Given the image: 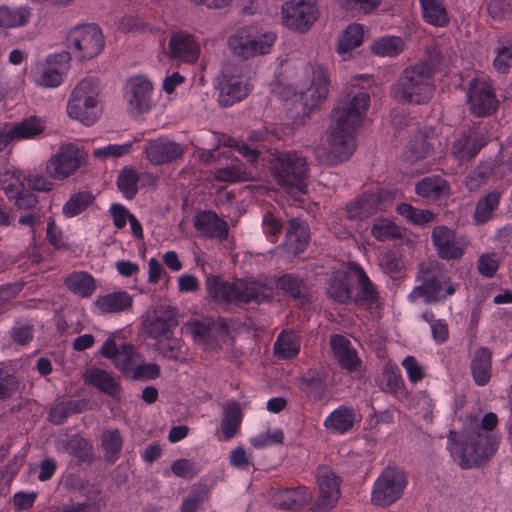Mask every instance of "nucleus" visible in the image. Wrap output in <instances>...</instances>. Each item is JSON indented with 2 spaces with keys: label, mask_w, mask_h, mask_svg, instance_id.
I'll list each match as a JSON object with an SVG mask.
<instances>
[{
  "label": "nucleus",
  "mask_w": 512,
  "mask_h": 512,
  "mask_svg": "<svg viewBox=\"0 0 512 512\" xmlns=\"http://www.w3.org/2000/svg\"><path fill=\"white\" fill-rule=\"evenodd\" d=\"M370 105V95L359 90L339 100L335 106L328 136L326 161L335 166L348 160L355 151V131Z\"/></svg>",
  "instance_id": "f257e3e1"
},
{
  "label": "nucleus",
  "mask_w": 512,
  "mask_h": 512,
  "mask_svg": "<svg viewBox=\"0 0 512 512\" xmlns=\"http://www.w3.org/2000/svg\"><path fill=\"white\" fill-rule=\"evenodd\" d=\"M498 424L495 413H486L481 420L476 416L467 418L462 431L451 433L448 449L454 461L462 469H469L489 460L497 451L499 438L493 430Z\"/></svg>",
  "instance_id": "f03ea898"
},
{
  "label": "nucleus",
  "mask_w": 512,
  "mask_h": 512,
  "mask_svg": "<svg viewBox=\"0 0 512 512\" xmlns=\"http://www.w3.org/2000/svg\"><path fill=\"white\" fill-rule=\"evenodd\" d=\"M434 69L427 62L406 67L390 88L391 97L400 104L423 105L435 91Z\"/></svg>",
  "instance_id": "7ed1b4c3"
},
{
  "label": "nucleus",
  "mask_w": 512,
  "mask_h": 512,
  "mask_svg": "<svg viewBox=\"0 0 512 512\" xmlns=\"http://www.w3.org/2000/svg\"><path fill=\"white\" fill-rule=\"evenodd\" d=\"M205 285L208 295L222 306L259 302L266 297L265 286L253 280L235 279L229 282L219 276L209 275Z\"/></svg>",
  "instance_id": "20e7f679"
},
{
  "label": "nucleus",
  "mask_w": 512,
  "mask_h": 512,
  "mask_svg": "<svg viewBox=\"0 0 512 512\" xmlns=\"http://www.w3.org/2000/svg\"><path fill=\"white\" fill-rule=\"evenodd\" d=\"M99 87L92 77L79 81L71 92L67 103V113L75 120L89 126L96 122L99 116Z\"/></svg>",
  "instance_id": "39448f33"
},
{
  "label": "nucleus",
  "mask_w": 512,
  "mask_h": 512,
  "mask_svg": "<svg viewBox=\"0 0 512 512\" xmlns=\"http://www.w3.org/2000/svg\"><path fill=\"white\" fill-rule=\"evenodd\" d=\"M276 182L288 191L305 193L307 189L308 165L304 157L296 152H279L271 162Z\"/></svg>",
  "instance_id": "423d86ee"
},
{
  "label": "nucleus",
  "mask_w": 512,
  "mask_h": 512,
  "mask_svg": "<svg viewBox=\"0 0 512 512\" xmlns=\"http://www.w3.org/2000/svg\"><path fill=\"white\" fill-rule=\"evenodd\" d=\"M277 35L255 27H243L236 31L228 40L232 52L242 58L250 59L270 53Z\"/></svg>",
  "instance_id": "0eeeda50"
},
{
  "label": "nucleus",
  "mask_w": 512,
  "mask_h": 512,
  "mask_svg": "<svg viewBox=\"0 0 512 512\" xmlns=\"http://www.w3.org/2000/svg\"><path fill=\"white\" fill-rule=\"evenodd\" d=\"M104 46L102 30L95 24L78 25L72 28L66 36V48L80 61L97 57L103 51Z\"/></svg>",
  "instance_id": "6e6552de"
},
{
  "label": "nucleus",
  "mask_w": 512,
  "mask_h": 512,
  "mask_svg": "<svg viewBox=\"0 0 512 512\" xmlns=\"http://www.w3.org/2000/svg\"><path fill=\"white\" fill-rule=\"evenodd\" d=\"M418 280L421 284L416 286L410 294L412 300L424 298L425 303H436L455 293V287L448 285L445 294L440 295L442 284H446L447 277L437 262L421 263L418 270Z\"/></svg>",
  "instance_id": "1a4fd4ad"
},
{
  "label": "nucleus",
  "mask_w": 512,
  "mask_h": 512,
  "mask_svg": "<svg viewBox=\"0 0 512 512\" xmlns=\"http://www.w3.org/2000/svg\"><path fill=\"white\" fill-rule=\"evenodd\" d=\"M407 485L405 473L395 467L385 468L376 479L372 493V504L387 507L398 501Z\"/></svg>",
  "instance_id": "9d476101"
},
{
  "label": "nucleus",
  "mask_w": 512,
  "mask_h": 512,
  "mask_svg": "<svg viewBox=\"0 0 512 512\" xmlns=\"http://www.w3.org/2000/svg\"><path fill=\"white\" fill-rule=\"evenodd\" d=\"M87 164V154L74 144L62 145L45 166L46 174L54 180H65Z\"/></svg>",
  "instance_id": "9b49d317"
},
{
  "label": "nucleus",
  "mask_w": 512,
  "mask_h": 512,
  "mask_svg": "<svg viewBox=\"0 0 512 512\" xmlns=\"http://www.w3.org/2000/svg\"><path fill=\"white\" fill-rule=\"evenodd\" d=\"M431 242L438 257L443 260L462 258L469 245L466 235L446 225H438L432 229Z\"/></svg>",
  "instance_id": "f8f14e48"
},
{
  "label": "nucleus",
  "mask_w": 512,
  "mask_h": 512,
  "mask_svg": "<svg viewBox=\"0 0 512 512\" xmlns=\"http://www.w3.org/2000/svg\"><path fill=\"white\" fill-rule=\"evenodd\" d=\"M282 24L289 29L305 32L317 19V8L314 0H289L283 3Z\"/></svg>",
  "instance_id": "ddd939ff"
},
{
  "label": "nucleus",
  "mask_w": 512,
  "mask_h": 512,
  "mask_svg": "<svg viewBox=\"0 0 512 512\" xmlns=\"http://www.w3.org/2000/svg\"><path fill=\"white\" fill-rule=\"evenodd\" d=\"M468 103L472 114L477 117L489 116L499 107L491 82L484 78L475 79L470 83Z\"/></svg>",
  "instance_id": "4468645a"
},
{
  "label": "nucleus",
  "mask_w": 512,
  "mask_h": 512,
  "mask_svg": "<svg viewBox=\"0 0 512 512\" xmlns=\"http://www.w3.org/2000/svg\"><path fill=\"white\" fill-rule=\"evenodd\" d=\"M45 128L44 122L35 116L17 123H5L0 126V152L15 142L38 137L44 133Z\"/></svg>",
  "instance_id": "2eb2a0df"
},
{
  "label": "nucleus",
  "mask_w": 512,
  "mask_h": 512,
  "mask_svg": "<svg viewBox=\"0 0 512 512\" xmlns=\"http://www.w3.org/2000/svg\"><path fill=\"white\" fill-rule=\"evenodd\" d=\"M200 53V43L192 33L178 30L171 34L168 41V56L171 60L194 64L199 59Z\"/></svg>",
  "instance_id": "dca6fc26"
},
{
  "label": "nucleus",
  "mask_w": 512,
  "mask_h": 512,
  "mask_svg": "<svg viewBox=\"0 0 512 512\" xmlns=\"http://www.w3.org/2000/svg\"><path fill=\"white\" fill-rule=\"evenodd\" d=\"M153 85L144 76L131 77L126 84L125 96L128 111L132 115H140L152 108Z\"/></svg>",
  "instance_id": "f3484780"
},
{
  "label": "nucleus",
  "mask_w": 512,
  "mask_h": 512,
  "mask_svg": "<svg viewBox=\"0 0 512 512\" xmlns=\"http://www.w3.org/2000/svg\"><path fill=\"white\" fill-rule=\"evenodd\" d=\"M101 354L105 358L112 359L115 367L127 377L141 357L132 344L124 343L117 346L112 339H108L104 343Z\"/></svg>",
  "instance_id": "a211bd4d"
},
{
  "label": "nucleus",
  "mask_w": 512,
  "mask_h": 512,
  "mask_svg": "<svg viewBox=\"0 0 512 512\" xmlns=\"http://www.w3.org/2000/svg\"><path fill=\"white\" fill-rule=\"evenodd\" d=\"M146 158L153 165L171 163L183 156L185 149L181 144L166 137L149 140L144 148Z\"/></svg>",
  "instance_id": "6ab92c4d"
},
{
  "label": "nucleus",
  "mask_w": 512,
  "mask_h": 512,
  "mask_svg": "<svg viewBox=\"0 0 512 512\" xmlns=\"http://www.w3.org/2000/svg\"><path fill=\"white\" fill-rule=\"evenodd\" d=\"M383 209L379 190L367 191L346 206L347 217L351 220H365Z\"/></svg>",
  "instance_id": "aec40b11"
},
{
  "label": "nucleus",
  "mask_w": 512,
  "mask_h": 512,
  "mask_svg": "<svg viewBox=\"0 0 512 512\" xmlns=\"http://www.w3.org/2000/svg\"><path fill=\"white\" fill-rule=\"evenodd\" d=\"M309 69L312 74L311 84L307 90L302 93L301 99L303 105L311 110L327 98L329 93V79L323 67L311 66Z\"/></svg>",
  "instance_id": "412c9836"
},
{
  "label": "nucleus",
  "mask_w": 512,
  "mask_h": 512,
  "mask_svg": "<svg viewBox=\"0 0 512 512\" xmlns=\"http://www.w3.org/2000/svg\"><path fill=\"white\" fill-rule=\"evenodd\" d=\"M361 421V415L351 406L341 405L324 420V427L334 434L343 435L351 431Z\"/></svg>",
  "instance_id": "4be33fe9"
},
{
  "label": "nucleus",
  "mask_w": 512,
  "mask_h": 512,
  "mask_svg": "<svg viewBox=\"0 0 512 512\" xmlns=\"http://www.w3.org/2000/svg\"><path fill=\"white\" fill-rule=\"evenodd\" d=\"M316 480L321 503L323 505L336 503L340 496V477L336 475L331 467L320 465L317 468Z\"/></svg>",
  "instance_id": "5701e85b"
},
{
  "label": "nucleus",
  "mask_w": 512,
  "mask_h": 512,
  "mask_svg": "<svg viewBox=\"0 0 512 512\" xmlns=\"http://www.w3.org/2000/svg\"><path fill=\"white\" fill-rule=\"evenodd\" d=\"M178 325L176 312L172 309H165L154 318L143 322V331L147 337L157 339L172 334Z\"/></svg>",
  "instance_id": "b1692460"
},
{
  "label": "nucleus",
  "mask_w": 512,
  "mask_h": 512,
  "mask_svg": "<svg viewBox=\"0 0 512 512\" xmlns=\"http://www.w3.org/2000/svg\"><path fill=\"white\" fill-rule=\"evenodd\" d=\"M197 231L208 238H215L224 241L228 237V224L212 211L199 213L194 221Z\"/></svg>",
  "instance_id": "393cba45"
},
{
  "label": "nucleus",
  "mask_w": 512,
  "mask_h": 512,
  "mask_svg": "<svg viewBox=\"0 0 512 512\" xmlns=\"http://www.w3.org/2000/svg\"><path fill=\"white\" fill-rule=\"evenodd\" d=\"M331 349L339 365L349 372L359 369L361 360L351 342L342 335H334L330 340Z\"/></svg>",
  "instance_id": "a878e982"
},
{
  "label": "nucleus",
  "mask_w": 512,
  "mask_h": 512,
  "mask_svg": "<svg viewBox=\"0 0 512 512\" xmlns=\"http://www.w3.org/2000/svg\"><path fill=\"white\" fill-rule=\"evenodd\" d=\"M417 195L428 200H441L451 194L450 184L439 175L424 177L415 186Z\"/></svg>",
  "instance_id": "bb28decb"
},
{
  "label": "nucleus",
  "mask_w": 512,
  "mask_h": 512,
  "mask_svg": "<svg viewBox=\"0 0 512 512\" xmlns=\"http://www.w3.org/2000/svg\"><path fill=\"white\" fill-rule=\"evenodd\" d=\"M84 380L86 383L95 386L101 392L109 395L112 398H120L121 385L114 378L112 373L93 367L88 369L84 374Z\"/></svg>",
  "instance_id": "cd10ccee"
},
{
  "label": "nucleus",
  "mask_w": 512,
  "mask_h": 512,
  "mask_svg": "<svg viewBox=\"0 0 512 512\" xmlns=\"http://www.w3.org/2000/svg\"><path fill=\"white\" fill-rule=\"evenodd\" d=\"M487 144L482 135L471 133L461 135L452 146L453 156L460 162L469 161Z\"/></svg>",
  "instance_id": "c85d7f7f"
},
{
  "label": "nucleus",
  "mask_w": 512,
  "mask_h": 512,
  "mask_svg": "<svg viewBox=\"0 0 512 512\" xmlns=\"http://www.w3.org/2000/svg\"><path fill=\"white\" fill-rule=\"evenodd\" d=\"M312 495L305 486L283 489L276 493L275 505L284 510H299L307 505Z\"/></svg>",
  "instance_id": "c756f323"
},
{
  "label": "nucleus",
  "mask_w": 512,
  "mask_h": 512,
  "mask_svg": "<svg viewBox=\"0 0 512 512\" xmlns=\"http://www.w3.org/2000/svg\"><path fill=\"white\" fill-rule=\"evenodd\" d=\"M133 297L126 291H115L100 295L95 300L96 308L102 313H120L129 310Z\"/></svg>",
  "instance_id": "7c9ffc66"
},
{
  "label": "nucleus",
  "mask_w": 512,
  "mask_h": 512,
  "mask_svg": "<svg viewBox=\"0 0 512 512\" xmlns=\"http://www.w3.org/2000/svg\"><path fill=\"white\" fill-rule=\"evenodd\" d=\"M471 373L478 386L486 385L491 379L492 353L488 348L480 347L471 360Z\"/></svg>",
  "instance_id": "2f4dec72"
},
{
  "label": "nucleus",
  "mask_w": 512,
  "mask_h": 512,
  "mask_svg": "<svg viewBox=\"0 0 512 512\" xmlns=\"http://www.w3.org/2000/svg\"><path fill=\"white\" fill-rule=\"evenodd\" d=\"M310 240L309 227L304 222L292 218L289 221L287 230V246L293 252L298 255L302 253Z\"/></svg>",
  "instance_id": "473e14b6"
},
{
  "label": "nucleus",
  "mask_w": 512,
  "mask_h": 512,
  "mask_svg": "<svg viewBox=\"0 0 512 512\" xmlns=\"http://www.w3.org/2000/svg\"><path fill=\"white\" fill-rule=\"evenodd\" d=\"M32 17L28 6H0V28L13 29L26 26Z\"/></svg>",
  "instance_id": "72a5a7b5"
},
{
  "label": "nucleus",
  "mask_w": 512,
  "mask_h": 512,
  "mask_svg": "<svg viewBox=\"0 0 512 512\" xmlns=\"http://www.w3.org/2000/svg\"><path fill=\"white\" fill-rule=\"evenodd\" d=\"M214 179L219 182L235 183L252 180L253 176L239 159H232L226 166L215 170Z\"/></svg>",
  "instance_id": "f704fd0d"
},
{
  "label": "nucleus",
  "mask_w": 512,
  "mask_h": 512,
  "mask_svg": "<svg viewBox=\"0 0 512 512\" xmlns=\"http://www.w3.org/2000/svg\"><path fill=\"white\" fill-rule=\"evenodd\" d=\"M248 92L249 85L241 77L232 76L222 83L219 101L225 106H230L244 99Z\"/></svg>",
  "instance_id": "c9c22d12"
},
{
  "label": "nucleus",
  "mask_w": 512,
  "mask_h": 512,
  "mask_svg": "<svg viewBox=\"0 0 512 512\" xmlns=\"http://www.w3.org/2000/svg\"><path fill=\"white\" fill-rule=\"evenodd\" d=\"M64 284L69 291L83 298L90 297L96 290L95 279L84 271L71 273L65 278Z\"/></svg>",
  "instance_id": "e433bc0d"
},
{
  "label": "nucleus",
  "mask_w": 512,
  "mask_h": 512,
  "mask_svg": "<svg viewBox=\"0 0 512 512\" xmlns=\"http://www.w3.org/2000/svg\"><path fill=\"white\" fill-rule=\"evenodd\" d=\"M419 2L426 23L437 27L448 25L450 18L442 0H419Z\"/></svg>",
  "instance_id": "4c0bfd02"
},
{
  "label": "nucleus",
  "mask_w": 512,
  "mask_h": 512,
  "mask_svg": "<svg viewBox=\"0 0 512 512\" xmlns=\"http://www.w3.org/2000/svg\"><path fill=\"white\" fill-rule=\"evenodd\" d=\"M242 422V411L240 404L231 401L223 409L222 432L225 440L232 439L238 433Z\"/></svg>",
  "instance_id": "58836bf2"
},
{
  "label": "nucleus",
  "mask_w": 512,
  "mask_h": 512,
  "mask_svg": "<svg viewBox=\"0 0 512 512\" xmlns=\"http://www.w3.org/2000/svg\"><path fill=\"white\" fill-rule=\"evenodd\" d=\"M406 47V42L399 36H383L373 42L371 51L379 57H397Z\"/></svg>",
  "instance_id": "ea45409f"
},
{
  "label": "nucleus",
  "mask_w": 512,
  "mask_h": 512,
  "mask_svg": "<svg viewBox=\"0 0 512 512\" xmlns=\"http://www.w3.org/2000/svg\"><path fill=\"white\" fill-rule=\"evenodd\" d=\"M363 37V25L357 23L348 25L339 36L337 52L341 55L348 54L362 44Z\"/></svg>",
  "instance_id": "a19ab883"
},
{
  "label": "nucleus",
  "mask_w": 512,
  "mask_h": 512,
  "mask_svg": "<svg viewBox=\"0 0 512 512\" xmlns=\"http://www.w3.org/2000/svg\"><path fill=\"white\" fill-rule=\"evenodd\" d=\"M432 148L433 146L428 136L418 131L409 140L404 155L409 162L414 163L426 158L432 151Z\"/></svg>",
  "instance_id": "79ce46f5"
},
{
  "label": "nucleus",
  "mask_w": 512,
  "mask_h": 512,
  "mask_svg": "<svg viewBox=\"0 0 512 512\" xmlns=\"http://www.w3.org/2000/svg\"><path fill=\"white\" fill-rule=\"evenodd\" d=\"M275 285L295 300L304 301L307 298L306 283L297 275L284 274L276 280Z\"/></svg>",
  "instance_id": "37998d69"
},
{
  "label": "nucleus",
  "mask_w": 512,
  "mask_h": 512,
  "mask_svg": "<svg viewBox=\"0 0 512 512\" xmlns=\"http://www.w3.org/2000/svg\"><path fill=\"white\" fill-rule=\"evenodd\" d=\"M300 351V338L294 332L283 331L274 343V353L279 359H293Z\"/></svg>",
  "instance_id": "c03bdc74"
},
{
  "label": "nucleus",
  "mask_w": 512,
  "mask_h": 512,
  "mask_svg": "<svg viewBox=\"0 0 512 512\" xmlns=\"http://www.w3.org/2000/svg\"><path fill=\"white\" fill-rule=\"evenodd\" d=\"M493 65L497 72L508 73L512 65V35L504 34L498 38V47Z\"/></svg>",
  "instance_id": "a18cd8bd"
},
{
  "label": "nucleus",
  "mask_w": 512,
  "mask_h": 512,
  "mask_svg": "<svg viewBox=\"0 0 512 512\" xmlns=\"http://www.w3.org/2000/svg\"><path fill=\"white\" fill-rule=\"evenodd\" d=\"M500 197L499 192L492 191L478 201L473 215L477 224H484L492 217L499 206Z\"/></svg>",
  "instance_id": "49530a36"
},
{
  "label": "nucleus",
  "mask_w": 512,
  "mask_h": 512,
  "mask_svg": "<svg viewBox=\"0 0 512 512\" xmlns=\"http://www.w3.org/2000/svg\"><path fill=\"white\" fill-rule=\"evenodd\" d=\"M380 388L382 391L393 395L407 394L399 369L391 365L384 367Z\"/></svg>",
  "instance_id": "de8ad7c7"
},
{
  "label": "nucleus",
  "mask_w": 512,
  "mask_h": 512,
  "mask_svg": "<svg viewBox=\"0 0 512 512\" xmlns=\"http://www.w3.org/2000/svg\"><path fill=\"white\" fill-rule=\"evenodd\" d=\"M94 201L91 192L82 191L72 195L63 206V214L68 217H74L86 210Z\"/></svg>",
  "instance_id": "09e8293b"
},
{
  "label": "nucleus",
  "mask_w": 512,
  "mask_h": 512,
  "mask_svg": "<svg viewBox=\"0 0 512 512\" xmlns=\"http://www.w3.org/2000/svg\"><path fill=\"white\" fill-rule=\"evenodd\" d=\"M123 439L118 429L106 430L102 435V447L107 461L115 462L122 450Z\"/></svg>",
  "instance_id": "8fccbe9b"
},
{
  "label": "nucleus",
  "mask_w": 512,
  "mask_h": 512,
  "mask_svg": "<svg viewBox=\"0 0 512 512\" xmlns=\"http://www.w3.org/2000/svg\"><path fill=\"white\" fill-rule=\"evenodd\" d=\"M23 175L20 171L9 169L0 174V187L10 200L24 188Z\"/></svg>",
  "instance_id": "3c124183"
},
{
  "label": "nucleus",
  "mask_w": 512,
  "mask_h": 512,
  "mask_svg": "<svg viewBox=\"0 0 512 512\" xmlns=\"http://www.w3.org/2000/svg\"><path fill=\"white\" fill-rule=\"evenodd\" d=\"M397 212L409 222L416 225H423L434 221L436 215L426 209H418L408 203H401L396 208Z\"/></svg>",
  "instance_id": "603ef678"
},
{
  "label": "nucleus",
  "mask_w": 512,
  "mask_h": 512,
  "mask_svg": "<svg viewBox=\"0 0 512 512\" xmlns=\"http://www.w3.org/2000/svg\"><path fill=\"white\" fill-rule=\"evenodd\" d=\"M371 234L378 241L399 239L402 237V229L388 219H379L371 227Z\"/></svg>",
  "instance_id": "864d4df0"
},
{
  "label": "nucleus",
  "mask_w": 512,
  "mask_h": 512,
  "mask_svg": "<svg viewBox=\"0 0 512 512\" xmlns=\"http://www.w3.org/2000/svg\"><path fill=\"white\" fill-rule=\"evenodd\" d=\"M360 290L355 297V301L361 305L371 306L378 301V293L375 290L370 279L362 268L358 269Z\"/></svg>",
  "instance_id": "5fc2aeb1"
},
{
  "label": "nucleus",
  "mask_w": 512,
  "mask_h": 512,
  "mask_svg": "<svg viewBox=\"0 0 512 512\" xmlns=\"http://www.w3.org/2000/svg\"><path fill=\"white\" fill-rule=\"evenodd\" d=\"M138 173L131 168H124L118 176L117 186L128 199H132L138 191Z\"/></svg>",
  "instance_id": "6e6d98bb"
},
{
  "label": "nucleus",
  "mask_w": 512,
  "mask_h": 512,
  "mask_svg": "<svg viewBox=\"0 0 512 512\" xmlns=\"http://www.w3.org/2000/svg\"><path fill=\"white\" fill-rule=\"evenodd\" d=\"M381 0H340L341 7L352 15H367L375 12Z\"/></svg>",
  "instance_id": "4d7b16f0"
},
{
  "label": "nucleus",
  "mask_w": 512,
  "mask_h": 512,
  "mask_svg": "<svg viewBox=\"0 0 512 512\" xmlns=\"http://www.w3.org/2000/svg\"><path fill=\"white\" fill-rule=\"evenodd\" d=\"M422 318L430 324L432 337L436 343L443 344L448 340L449 328L445 320L436 319L432 311H425Z\"/></svg>",
  "instance_id": "13d9d810"
},
{
  "label": "nucleus",
  "mask_w": 512,
  "mask_h": 512,
  "mask_svg": "<svg viewBox=\"0 0 512 512\" xmlns=\"http://www.w3.org/2000/svg\"><path fill=\"white\" fill-rule=\"evenodd\" d=\"M18 378L0 366V402L10 399L19 389Z\"/></svg>",
  "instance_id": "bf43d9fd"
},
{
  "label": "nucleus",
  "mask_w": 512,
  "mask_h": 512,
  "mask_svg": "<svg viewBox=\"0 0 512 512\" xmlns=\"http://www.w3.org/2000/svg\"><path fill=\"white\" fill-rule=\"evenodd\" d=\"M160 376V367L156 363H144L142 356L136 366L133 367L129 378L133 380H152Z\"/></svg>",
  "instance_id": "052dcab7"
},
{
  "label": "nucleus",
  "mask_w": 512,
  "mask_h": 512,
  "mask_svg": "<svg viewBox=\"0 0 512 512\" xmlns=\"http://www.w3.org/2000/svg\"><path fill=\"white\" fill-rule=\"evenodd\" d=\"M35 81L43 87H58L63 81V72L59 68L47 65L36 77Z\"/></svg>",
  "instance_id": "680f3d73"
},
{
  "label": "nucleus",
  "mask_w": 512,
  "mask_h": 512,
  "mask_svg": "<svg viewBox=\"0 0 512 512\" xmlns=\"http://www.w3.org/2000/svg\"><path fill=\"white\" fill-rule=\"evenodd\" d=\"M156 349L166 358L177 359L181 349V340L170 334L157 341Z\"/></svg>",
  "instance_id": "e2e57ef3"
},
{
  "label": "nucleus",
  "mask_w": 512,
  "mask_h": 512,
  "mask_svg": "<svg viewBox=\"0 0 512 512\" xmlns=\"http://www.w3.org/2000/svg\"><path fill=\"white\" fill-rule=\"evenodd\" d=\"M327 293L330 298L338 303H346L350 299V289L344 279H331Z\"/></svg>",
  "instance_id": "0e129e2a"
},
{
  "label": "nucleus",
  "mask_w": 512,
  "mask_h": 512,
  "mask_svg": "<svg viewBox=\"0 0 512 512\" xmlns=\"http://www.w3.org/2000/svg\"><path fill=\"white\" fill-rule=\"evenodd\" d=\"M23 181L27 186L37 192L48 193L53 190L54 184L46 176L29 172L23 175Z\"/></svg>",
  "instance_id": "69168bd1"
},
{
  "label": "nucleus",
  "mask_w": 512,
  "mask_h": 512,
  "mask_svg": "<svg viewBox=\"0 0 512 512\" xmlns=\"http://www.w3.org/2000/svg\"><path fill=\"white\" fill-rule=\"evenodd\" d=\"M132 150V143H124V144H111L103 148H98L94 150V156L98 158H109V157H121Z\"/></svg>",
  "instance_id": "338daca9"
},
{
  "label": "nucleus",
  "mask_w": 512,
  "mask_h": 512,
  "mask_svg": "<svg viewBox=\"0 0 512 512\" xmlns=\"http://www.w3.org/2000/svg\"><path fill=\"white\" fill-rule=\"evenodd\" d=\"M76 403L73 401L61 402L54 406L49 413V419L54 424L60 425L65 419L75 412Z\"/></svg>",
  "instance_id": "774afa93"
}]
</instances>
